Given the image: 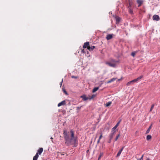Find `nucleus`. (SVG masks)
Returning a JSON list of instances; mask_svg holds the SVG:
<instances>
[{"label":"nucleus","instance_id":"f257e3e1","mask_svg":"<svg viewBox=\"0 0 160 160\" xmlns=\"http://www.w3.org/2000/svg\"><path fill=\"white\" fill-rule=\"evenodd\" d=\"M71 134V138H69V145L72 144H75L77 141V138L74 136V131L72 129L70 131Z\"/></svg>","mask_w":160,"mask_h":160},{"label":"nucleus","instance_id":"f03ea898","mask_svg":"<svg viewBox=\"0 0 160 160\" xmlns=\"http://www.w3.org/2000/svg\"><path fill=\"white\" fill-rule=\"evenodd\" d=\"M68 133L69 132H67L66 130H63V134L64 135V138L66 141L65 143L69 146L70 140Z\"/></svg>","mask_w":160,"mask_h":160},{"label":"nucleus","instance_id":"7ed1b4c3","mask_svg":"<svg viewBox=\"0 0 160 160\" xmlns=\"http://www.w3.org/2000/svg\"><path fill=\"white\" fill-rule=\"evenodd\" d=\"M118 62L117 61L114 59H111L109 62H106L105 63L110 67H115L116 66V63Z\"/></svg>","mask_w":160,"mask_h":160},{"label":"nucleus","instance_id":"20e7f679","mask_svg":"<svg viewBox=\"0 0 160 160\" xmlns=\"http://www.w3.org/2000/svg\"><path fill=\"white\" fill-rule=\"evenodd\" d=\"M143 77V75H141L140 76L138 77L137 78L134 79L131 81L128 82L127 83V85L128 86L131 84H133V83L137 82L138 81L141 79Z\"/></svg>","mask_w":160,"mask_h":160},{"label":"nucleus","instance_id":"39448f33","mask_svg":"<svg viewBox=\"0 0 160 160\" xmlns=\"http://www.w3.org/2000/svg\"><path fill=\"white\" fill-rule=\"evenodd\" d=\"M152 19L153 20L158 21L160 19V18L158 15L155 14L153 16Z\"/></svg>","mask_w":160,"mask_h":160},{"label":"nucleus","instance_id":"423d86ee","mask_svg":"<svg viewBox=\"0 0 160 160\" xmlns=\"http://www.w3.org/2000/svg\"><path fill=\"white\" fill-rule=\"evenodd\" d=\"M89 42H86L84 43L83 45V48H87L88 49V48H89Z\"/></svg>","mask_w":160,"mask_h":160},{"label":"nucleus","instance_id":"0eeeda50","mask_svg":"<svg viewBox=\"0 0 160 160\" xmlns=\"http://www.w3.org/2000/svg\"><path fill=\"white\" fill-rule=\"evenodd\" d=\"M112 132L111 133L109 136V138L112 139L113 136L115 134V131H112Z\"/></svg>","mask_w":160,"mask_h":160},{"label":"nucleus","instance_id":"6e6552de","mask_svg":"<svg viewBox=\"0 0 160 160\" xmlns=\"http://www.w3.org/2000/svg\"><path fill=\"white\" fill-rule=\"evenodd\" d=\"M113 34H108L106 37V39L107 40H109L110 39H111L113 38Z\"/></svg>","mask_w":160,"mask_h":160},{"label":"nucleus","instance_id":"1a4fd4ad","mask_svg":"<svg viewBox=\"0 0 160 160\" xmlns=\"http://www.w3.org/2000/svg\"><path fill=\"white\" fill-rule=\"evenodd\" d=\"M66 102L65 100H63L60 102L59 103L58 105V107H59L62 105H66Z\"/></svg>","mask_w":160,"mask_h":160},{"label":"nucleus","instance_id":"9d476101","mask_svg":"<svg viewBox=\"0 0 160 160\" xmlns=\"http://www.w3.org/2000/svg\"><path fill=\"white\" fill-rule=\"evenodd\" d=\"M121 122V120L119 121L117 124L115 125V126L113 127L112 129V131H115V129L117 128V127L119 126L120 122Z\"/></svg>","mask_w":160,"mask_h":160},{"label":"nucleus","instance_id":"9b49d317","mask_svg":"<svg viewBox=\"0 0 160 160\" xmlns=\"http://www.w3.org/2000/svg\"><path fill=\"white\" fill-rule=\"evenodd\" d=\"M43 151V149L42 148H40L38 150V152L36 154H38V155H41Z\"/></svg>","mask_w":160,"mask_h":160},{"label":"nucleus","instance_id":"f8f14e48","mask_svg":"<svg viewBox=\"0 0 160 160\" xmlns=\"http://www.w3.org/2000/svg\"><path fill=\"white\" fill-rule=\"evenodd\" d=\"M137 2L138 4V7H140L142 4L143 1L142 0H137Z\"/></svg>","mask_w":160,"mask_h":160},{"label":"nucleus","instance_id":"ddd939ff","mask_svg":"<svg viewBox=\"0 0 160 160\" xmlns=\"http://www.w3.org/2000/svg\"><path fill=\"white\" fill-rule=\"evenodd\" d=\"M81 97L84 101H86L88 99H89V96L87 97L85 95H83Z\"/></svg>","mask_w":160,"mask_h":160},{"label":"nucleus","instance_id":"4468645a","mask_svg":"<svg viewBox=\"0 0 160 160\" xmlns=\"http://www.w3.org/2000/svg\"><path fill=\"white\" fill-rule=\"evenodd\" d=\"M115 19L116 20V23H118L120 22L121 20L120 18L118 16H117L115 17Z\"/></svg>","mask_w":160,"mask_h":160},{"label":"nucleus","instance_id":"2eb2a0df","mask_svg":"<svg viewBox=\"0 0 160 160\" xmlns=\"http://www.w3.org/2000/svg\"><path fill=\"white\" fill-rule=\"evenodd\" d=\"M117 79V78H111L110 80H108L107 81V83H110L111 82H112L114 81H115Z\"/></svg>","mask_w":160,"mask_h":160},{"label":"nucleus","instance_id":"dca6fc26","mask_svg":"<svg viewBox=\"0 0 160 160\" xmlns=\"http://www.w3.org/2000/svg\"><path fill=\"white\" fill-rule=\"evenodd\" d=\"M38 157L39 155L38 154H36L33 157V160H37Z\"/></svg>","mask_w":160,"mask_h":160},{"label":"nucleus","instance_id":"f3484780","mask_svg":"<svg viewBox=\"0 0 160 160\" xmlns=\"http://www.w3.org/2000/svg\"><path fill=\"white\" fill-rule=\"evenodd\" d=\"M94 48H95V47L94 46H92L91 47L89 46L88 48V50H89V51H92Z\"/></svg>","mask_w":160,"mask_h":160},{"label":"nucleus","instance_id":"a211bd4d","mask_svg":"<svg viewBox=\"0 0 160 160\" xmlns=\"http://www.w3.org/2000/svg\"><path fill=\"white\" fill-rule=\"evenodd\" d=\"M152 125H151L149 127V128H148V130H147V131L146 132V134H147L149 132L150 129H151V128H152Z\"/></svg>","mask_w":160,"mask_h":160},{"label":"nucleus","instance_id":"6ab92c4d","mask_svg":"<svg viewBox=\"0 0 160 160\" xmlns=\"http://www.w3.org/2000/svg\"><path fill=\"white\" fill-rule=\"evenodd\" d=\"M152 138V136L150 135H148L146 137V139L147 140H149L150 139Z\"/></svg>","mask_w":160,"mask_h":160},{"label":"nucleus","instance_id":"aec40b11","mask_svg":"<svg viewBox=\"0 0 160 160\" xmlns=\"http://www.w3.org/2000/svg\"><path fill=\"white\" fill-rule=\"evenodd\" d=\"M95 95L94 94H93L91 96H89V99L91 100V99H93V98H95Z\"/></svg>","mask_w":160,"mask_h":160},{"label":"nucleus","instance_id":"412c9836","mask_svg":"<svg viewBox=\"0 0 160 160\" xmlns=\"http://www.w3.org/2000/svg\"><path fill=\"white\" fill-rule=\"evenodd\" d=\"M99 89L98 87H95V88L92 90V92H94L96 91H97Z\"/></svg>","mask_w":160,"mask_h":160},{"label":"nucleus","instance_id":"4be33fe9","mask_svg":"<svg viewBox=\"0 0 160 160\" xmlns=\"http://www.w3.org/2000/svg\"><path fill=\"white\" fill-rule=\"evenodd\" d=\"M128 10H129V12L130 14H132L133 13V11L131 9V8H128Z\"/></svg>","mask_w":160,"mask_h":160},{"label":"nucleus","instance_id":"5701e85b","mask_svg":"<svg viewBox=\"0 0 160 160\" xmlns=\"http://www.w3.org/2000/svg\"><path fill=\"white\" fill-rule=\"evenodd\" d=\"M120 136V134L119 133L118 135H117L115 139V141H116L119 138Z\"/></svg>","mask_w":160,"mask_h":160},{"label":"nucleus","instance_id":"b1692460","mask_svg":"<svg viewBox=\"0 0 160 160\" xmlns=\"http://www.w3.org/2000/svg\"><path fill=\"white\" fill-rule=\"evenodd\" d=\"M111 103H112L110 102H108L106 104V107H108V106H110L111 105Z\"/></svg>","mask_w":160,"mask_h":160},{"label":"nucleus","instance_id":"393cba45","mask_svg":"<svg viewBox=\"0 0 160 160\" xmlns=\"http://www.w3.org/2000/svg\"><path fill=\"white\" fill-rule=\"evenodd\" d=\"M103 155V153L102 152H101L99 155V156L98 157V160H99V159L101 158V157H102Z\"/></svg>","mask_w":160,"mask_h":160},{"label":"nucleus","instance_id":"a878e982","mask_svg":"<svg viewBox=\"0 0 160 160\" xmlns=\"http://www.w3.org/2000/svg\"><path fill=\"white\" fill-rule=\"evenodd\" d=\"M122 152L120 150L117 155V157H118L120 155Z\"/></svg>","mask_w":160,"mask_h":160},{"label":"nucleus","instance_id":"bb28decb","mask_svg":"<svg viewBox=\"0 0 160 160\" xmlns=\"http://www.w3.org/2000/svg\"><path fill=\"white\" fill-rule=\"evenodd\" d=\"M154 106V104H152V105L151 108V109H150V112H151L152 111V109L153 108Z\"/></svg>","mask_w":160,"mask_h":160},{"label":"nucleus","instance_id":"cd10ccee","mask_svg":"<svg viewBox=\"0 0 160 160\" xmlns=\"http://www.w3.org/2000/svg\"><path fill=\"white\" fill-rule=\"evenodd\" d=\"M136 52H133L131 53V55L133 57H134L135 55Z\"/></svg>","mask_w":160,"mask_h":160},{"label":"nucleus","instance_id":"c85d7f7f","mask_svg":"<svg viewBox=\"0 0 160 160\" xmlns=\"http://www.w3.org/2000/svg\"><path fill=\"white\" fill-rule=\"evenodd\" d=\"M102 132H101L100 133V135L99 136L98 139H99V140H100L102 138Z\"/></svg>","mask_w":160,"mask_h":160},{"label":"nucleus","instance_id":"c756f323","mask_svg":"<svg viewBox=\"0 0 160 160\" xmlns=\"http://www.w3.org/2000/svg\"><path fill=\"white\" fill-rule=\"evenodd\" d=\"M131 6H132V3L130 2H129V5L128 7V8H131Z\"/></svg>","mask_w":160,"mask_h":160},{"label":"nucleus","instance_id":"7c9ffc66","mask_svg":"<svg viewBox=\"0 0 160 160\" xmlns=\"http://www.w3.org/2000/svg\"><path fill=\"white\" fill-rule=\"evenodd\" d=\"M62 90H63L64 92L65 93V94H66V95H67L68 94L66 91L64 89H62Z\"/></svg>","mask_w":160,"mask_h":160},{"label":"nucleus","instance_id":"2f4dec72","mask_svg":"<svg viewBox=\"0 0 160 160\" xmlns=\"http://www.w3.org/2000/svg\"><path fill=\"white\" fill-rule=\"evenodd\" d=\"M112 140L111 139H110V138H109V140L108 141V143H110L111 142V141H112Z\"/></svg>","mask_w":160,"mask_h":160},{"label":"nucleus","instance_id":"473e14b6","mask_svg":"<svg viewBox=\"0 0 160 160\" xmlns=\"http://www.w3.org/2000/svg\"><path fill=\"white\" fill-rule=\"evenodd\" d=\"M82 52L83 53H85V51L83 49H82Z\"/></svg>","mask_w":160,"mask_h":160},{"label":"nucleus","instance_id":"72a5a7b5","mask_svg":"<svg viewBox=\"0 0 160 160\" xmlns=\"http://www.w3.org/2000/svg\"><path fill=\"white\" fill-rule=\"evenodd\" d=\"M72 78H77V77H75V76H72Z\"/></svg>","mask_w":160,"mask_h":160},{"label":"nucleus","instance_id":"f704fd0d","mask_svg":"<svg viewBox=\"0 0 160 160\" xmlns=\"http://www.w3.org/2000/svg\"><path fill=\"white\" fill-rule=\"evenodd\" d=\"M124 148V147H123L120 150V151H121L122 152Z\"/></svg>","mask_w":160,"mask_h":160},{"label":"nucleus","instance_id":"c9c22d12","mask_svg":"<svg viewBox=\"0 0 160 160\" xmlns=\"http://www.w3.org/2000/svg\"><path fill=\"white\" fill-rule=\"evenodd\" d=\"M143 156H144V155H142L141 157L140 158V159H142V160H143Z\"/></svg>","mask_w":160,"mask_h":160},{"label":"nucleus","instance_id":"e433bc0d","mask_svg":"<svg viewBox=\"0 0 160 160\" xmlns=\"http://www.w3.org/2000/svg\"><path fill=\"white\" fill-rule=\"evenodd\" d=\"M100 140H99V139H98V140L97 141V143H99Z\"/></svg>","mask_w":160,"mask_h":160},{"label":"nucleus","instance_id":"4c0bfd02","mask_svg":"<svg viewBox=\"0 0 160 160\" xmlns=\"http://www.w3.org/2000/svg\"><path fill=\"white\" fill-rule=\"evenodd\" d=\"M62 82H61V83H60V85H61H61H62Z\"/></svg>","mask_w":160,"mask_h":160},{"label":"nucleus","instance_id":"58836bf2","mask_svg":"<svg viewBox=\"0 0 160 160\" xmlns=\"http://www.w3.org/2000/svg\"><path fill=\"white\" fill-rule=\"evenodd\" d=\"M146 160H150V159L149 158H147Z\"/></svg>","mask_w":160,"mask_h":160},{"label":"nucleus","instance_id":"ea45409f","mask_svg":"<svg viewBox=\"0 0 160 160\" xmlns=\"http://www.w3.org/2000/svg\"><path fill=\"white\" fill-rule=\"evenodd\" d=\"M137 160H142V159H141L139 158V159H137Z\"/></svg>","mask_w":160,"mask_h":160},{"label":"nucleus","instance_id":"a19ab883","mask_svg":"<svg viewBox=\"0 0 160 160\" xmlns=\"http://www.w3.org/2000/svg\"><path fill=\"white\" fill-rule=\"evenodd\" d=\"M50 139H53V138H52V137H51Z\"/></svg>","mask_w":160,"mask_h":160},{"label":"nucleus","instance_id":"79ce46f5","mask_svg":"<svg viewBox=\"0 0 160 160\" xmlns=\"http://www.w3.org/2000/svg\"><path fill=\"white\" fill-rule=\"evenodd\" d=\"M97 137V135H96V136L95 138H96Z\"/></svg>","mask_w":160,"mask_h":160},{"label":"nucleus","instance_id":"37998d69","mask_svg":"<svg viewBox=\"0 0 160 160\" xmlns=\"http://www.w3.org/2000/svg\"><path fill=\"white\" fill-rule=\"evenodd\" d=\"M78 109H79V108H79V107H78Z\"/></svg>","mask_w":160,"mask_h":160},{"label":"nucleus","instance_id":"c03bdc74","mask_svg":"<svg viewBox=\"0 0 160 160\" xmlns=\"http://www.w3.org/2000/svg\"><path fill=\"white\" fill-rule=\"evenodd\" d=\"M118 80V81L120 80V79H119Z\"/></svg>","mask_w":160,"mask_h":160}]
</instances>
